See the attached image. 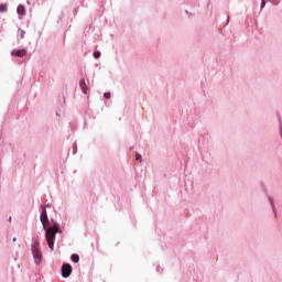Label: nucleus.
<instances>
[{"label":"nucleus","instance_id":"1","mask_svg":"<svg viewBox=\"0 0 282 282\" xmlns=\"http://www.w3.org/2000/svg\"><path fill=\"white\" fill-rule=\"evenodd\" d=\"M45 230V239L51 252H54V240L56 239V234L61 232L58 225H53L51 227H46Z\"/></svg>","mask_w":282,"mask_h":282},{"label":"nucleus","instance_id":"2","mask_svg":"<svg viewBox=\"0 0 282 282\" xmlns=\"http://www.w3.org/2000/svg\"><path fill=\"white\" fill-rule=\"evenodd\" d=\"M32 254L35 263L39 265L43 261V252H41V245L37 240H33L32 242Z\"/></svg>","mask_w":282,"mask_h":282},{"label":"nucleus","instance_id":"3","mask_svg":"<svg viewBox=\"0 0 282 282\" xmlns=\"http://www.w3.org/2000/svg\"><path fill=\"white\" fill-rule=\"evenodd\" d=\"M44 230H47V227L50 226V219L47 218V209H45V206H42V214L40 217Z\"/></svg>","mask_w":282,"mask_h":282},{"label":"nucleus","instance_id":"4","mask_svg":"<svg viewBox=\"0 0 282 282\" xmlns=\"http://www.w3.org/2000/svg\"><path fill=\"white\" fill-rule=\"evenodd\" d=\"M72 275V264L69 263H65L62 265V276L64 279H69V276Z\"/></svg>","mask_w":282,"mask_h":282},{"label":"nucleus","instance_id":"5","mask_svg":"<svg viewBox=\"0 0 282 282\" xmlns=\"http://www.w3.org/2000/svg\"><path fill=\"white\" fill-rule=\"evenodd\" d=\"M25 54H28V51L25 48L22 50H14L11 52V56H18V58H23V56H25Z\"/></svg>","mask_w":282,"mask_h":282},{"label":"nucleus","instance_id":"6","mask_svg":"<svg viewBox=\"0 0 282 282\" xmlns=\"http://www.w3.org/2000/svg\"><path fill=\"white\" fill-rule=\"evenodd\" d=\"M79 87H80L83 94H87V84L85 83V79H82L79 82Z\"/></svg>","mask_w":282,"mask_h":282},{"label":"nucleus","instance_id":"7","mask_svg":"<svg viewBox=\"0 0 282 282\" xmlns=\"http://www.w3.org/2000/svg\"><path fill=\"white\" fill-rule=\"evenodd\" d=\"M17 13L23 17L25 14V7H23L22 4L18 6Z\"/></svg>","mask_w":282,"mask_h":282},{"label":"nucleus","instance_id":"8","mask_svg":"<svg viewBox=\"0 0 282 282\" xmlns=\"http://www.w3.org/2000/svg\"><path fill=\"white\" fill-rule=\"evenodd\" d=\"M70 259L73 263H78V261H80V256L74 253L72 254Z\"/></svg>","mask_w":282,"mask_h":282},{"label":"nucleus","instance_id":"9","mask_svg":"<svg viewBox=\"0 0 282 282\" xmlns=\"http://www.w3.org/2000/svg\"><path fill=\"white\" fill-rule=\"evenodd\" d=\"M0 12H8V6L1 4L0 6Z\"/></svg>","mask_w":282,"mask_h":282},{"label":"nucleus","instance_id":"10","mask_svg":"<svg viewBox=\"0 0 282 282\" xmlns=\"http://www.w3.org/2000/svg\"><path fill=\"white\" fill-rule=\"evenodd\" d=\"M19 36L20 39H25V31L19 30Z\"/></svg>","mask_w":282,"mask_h":282},{"label":"nucleus","instance_id":"11","mask_svg":"<svg viewBox=\"0 0 282 282\" xmlns=\"http://www.w3.org/2000/svg\"><path fill=\"white\" fill-rule=\"evenodd\" d=\"M135 160L139 162H142V155H140L139 153L135 154Z\"/></svg>","mask_w":282,"mask_h":282},{"label":"nucleus","instance_id":"12","mask_svg":"<svg viewBox=\"0 0 282 282\" xmlns=\"http://www.w3.org/2000/svg\"><path fill=\"white\" fill-rule=\"evenodd\" d=\"M94 56H95V58H98V57L100 56V52L96 51V52L94 53Z\"/></svg>","mask_w":282,"mask_h":282},{"label":"nucleus","instance_id":"13","mask_svg":"<svg viewBox=\"0 0 282 282\" xmlns=\"http://www.w3.org/2000/svg\"><path fill=\"white\" fill-rule=\"evenodd\" d=\"M104 96H105V98H111V93H106V94H104Z\"/></svg>","mask_w":282,"mask_h":282},{"label":"nucleus","instance_id":"14","mask_svg":"<svg viewBox=\"0 0 282 282\" xmlns=\"http://www.w3.org/2000/svg\"><path fill=\"white\" fill-rule=\"evenodd\" d=\"M263 8H265V0H262L261 2V10H263Z\"/></svg>","mask_w":282,"mask_h":282},{"label":"nucleus","instance_id":"15","mask_svg":"<svg viewBox=\"0 0 282 282\" xmlns=\"http://www.w3.org/2000/svg\"><path fill=\"white\" fill-rule=\"evenodd\" d=\"M9 221H12V217L9 218Z\"/></svg>","mask_w":282,"mask_h":282},{"label":"nucleus","instance_id":"16","mask_svg":"<svg viewBox=\"0 0 282 282\" xmlns=\"http://www.w3.org/2000/svg\"><path fill=\"white\" fill-rule=\"evenodd\" d=\"M13 241H17V238H13Z\"/></svg>","mask_w":282,"mask_h":282}]
</instances>
